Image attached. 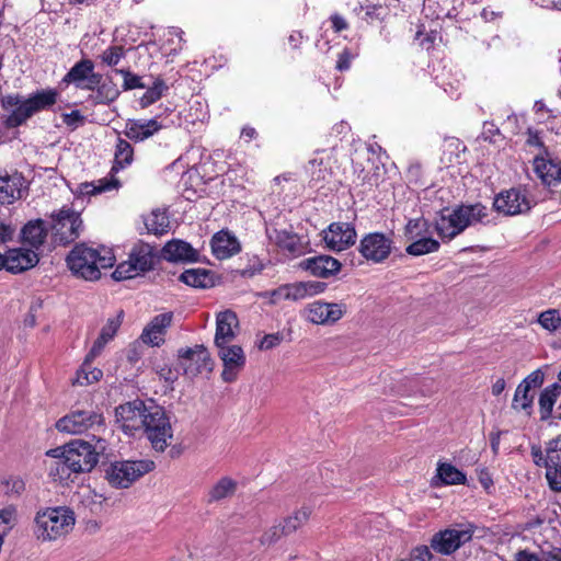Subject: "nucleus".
I'll return each mask as SVG.
<instances>
[{
  "label": "nucleus",
  "instance_id": "6ab92c4d",
  "mask_svg": "<svg viewBox=\"0 0 561 561\" xmlns=\"http://www.w3.org/2000/svg\"><path fill=\"white\" fill-rule=\"evenodd\" d=\"M174 314L172 311L154 316L144 328L139 340L151 347H159L165 341L168 329L172 325Z\"/></svg>",
  "mask_w": 561,
  "mask_h": 561
},
{
  "label": "nucleus",
  "instance_id": "423d86ee",
  "mask_svg": "<svg viewBox=\"0 0 561 561\" xmlns=\"http://www.w3.org/2000/svg\"><path fill=\"white\" fill-rule=\"evenodd\" d=\"M154 467V462L149 459L115 461L105 469V479L114 488L126 489Z\"/></svg>",
  "mask_w": 561,
  "mask_h": 561
},
{
  "label": "nucleus",
  "instance_id": "20e7f679",
  "mask_svg": "<svg viewBox=\"0 0 561 561\" xmlns=\"http://www.w3.org/2000/svg\"><path fill=\"white\" fill-rule=\"evenodd\" d=\"M105 450V442L98 439L93 446L89 442L75 439L70 443L49 449L47 456L67 458L68 466L73 473L90 472L98 463L99 456Z\"/></svg>",
  "mask_w": 561,
  "mask_h": 561
},
{
  "label": "nucleus",
  "instance_id": "1a4fd4ad",
  "mask_svg": "<svg viewBox=\"0 0 561 561\" xmlns=\"http://www.w3.org/2000/svg\"><path fill=\"white\" fill-rule=\"evenodd\" d=\"M102 423V414L93 409L75 407L68 414L57 421L56 428L61 433L76 435L82 434L94 426H100Z\"/></svg>",
  "mask_w": 561,
  "mask_h": 561
},
{
  "label": "nucleus",
  "instance_id": "f03ea898",
  "mask_svg": "<svg viewBox=\"0 0 561 561\" xmlns=\"http://www.w3.org/2000/svg\"><path fill=\"white\" fill-rule=\"evenodd\" d=\"M488 216V208L480 203L461 205L454 210L445 209L435 220V230L442 239L451 240L467 227L483 222Z\"/></svg>",
  "mask_w": 561,
  "mask_h": 561
},
{
  "label": "nucleus",
  "instance_id": "72a5a7b5",
  "mask_svg": "<svg viewBox=\"0 0 561 561\" xmlns=\"http://www.w3.org/2000/svg\"><path fill=\"white\" fill-rule=\"evenodd\" d=\"M47 230L44 226V221L38 219L30 221L22 229V237L24 243L30 244L34 249H38L46 238Z\"/></svg>",
  "mask_w": 561,
  "mask_h": 561
},
{
  "label": "nucleus",
  "instance_id": "de8ad7c7",
  "mask_svg": "<svg viewBox=\"0 0 561 561\" xmlns=\"http://www.w3.org/2000/svg\"><path fill=\"white\" fill-rule=\"evenodd\" d=\"M353 12L367 23H374L382 18L386 9L380 4H358Z\"/></svg>",
  "mask_w": 561,
  "mask_h": 561
},
{
  "label": "nucleus",
  "instance_id": "69168bd1",
  "mask_svg": "<svg viewBox=\"0 0 561 561\" xmlns=\"http://www.w3.org/2000/svg\"><path fill=\"white\" fill-rule=\"evenodd\" d=\"M330 22L332 24V28L336 33L342 32V31L348 28L347 21L342 15H340L339 13H333L330 16Z\"/></svg>",
  "mask_w": 561,
  "mask_h": 561
},
{
  "label": "nucleus",
  "instance_id": "b1692460",
  "mask_svg": "<svg viewBox=\"0 0 561 561\" xmlns=\"http://www.w3.org/2000/svg\"><path fill=\"white\" fill-rule=\"evenodd\" d=\"M239 330V320L231 310H225L216 317L215 346L232 344Z\"/></svg>",
  "mask_w": 561,
  "mask_h": 561
},
{
  "label": "nucleus",
  "instance_id": "f257e3e1",
  "mask_svg": "<svg viewBox=\"0 0 561 561\" xmlns=\"http://www.w3.org/2000/svg\"><path fill=\"white\" fill-rule=\"evenodd\" d=\"M114 262L115 256L112 250L94 249L84 244L76 245L67 256L70 271L85 280L99 279L101 270L112 267Z\"/></svg>",
  "mask_w": 561,
  "mask_h": 561
},
{
  "label": "nucleus",
  "instance_id": "a211bd4d",
  "mask_svg": "<svg viewBox=\"0 0 561 561\" xmlns=\"http://www.w3.org/2000/svg\"><path fill=\"white\" fill-rule=\"evenodd\" d=\"M179 356L186 375L194 377L203 371H211L213 363L208 351L203 345L180 350Z\"/></svg>",
  "mask_w": 561,
  "mask_h": 561
},
{
  "label": "nucleus",
  "instance_id": "ea45409f",
  "mask_svg": "<svg viewBox=\"0 0 561 561\" xmlns=\"http://www.w3.org/2000/svg\"><path fill=\"white\" fill-rule=\"evenodd\" d=\"M533 402L534 393H531V390L519 383L514 393L512 409L517 412H524L526 415H530Z\"/></svg>",
  "mask_w": 561,
  "mask_h": 561
},
{
  "label": "nucleus",
  "instance_id": "c03bdc74",
  "mask_svg": "<svg viewBox=\"0 0 561 561\" xmlns=\"http://www.w3.org/2000/svg\"><path fill=\"white\" fill-rule=\"evenodd\" d=\"M264 297L268 298L270 302L277 305L284 300L297 301V289L295 283L282 285L273 290L264 293Z\"/></svg>",
  "mask_w": 561,
  "mask_h": 561
},
{
  "label": "nucleus",
  "instance_id": "0e129e2a",
  "mask_svg": "<svg viewBox=\"0 0 561 561\" xmlns=\"http://www.w3.org/2000/svg\"><path fill=\"white\" fill-rule=\"evenodd\" d=\"M282 341V337L279 334H267L265 335L260 344H259V347L260 350H271V348H274L276 347Z\"/></svg>",
  "mask_w": 561,
  "mask_h": 561
},
{
  "label": "nucleus",
  "instance_id": "473e14b6",
  "mask_svg": "<svg viewBox=\"0 0 561 561\" xmlns=\"http://www.w3.org/2000/svg\"><path fill=\"white\" fill-rule=\"evenodd\" d=\"M319 154L320 153H318L317 157L309 161L307 169L311 181L314 183L329 181L332 175L330 168V157H323Z\"/></svg>",
  "mask_w": 561,
  "mask_h": 561
},
{
  "label": "nucleus",
  "instance_id": "5fc2aeb1",
  "mask_svg": "<svg viewBox=\"0 0 561 561\" xmlns=\"http://www.w3.org/2000/svg\"><path fill=\"white\" fill-rule=\"evenodd\" d=\"M95 89H96L95 100L98 103H103V104L111 103V102L115 101L119 95L118 89L113 83L99 84Z\"/></svg>",
  "mask_w": 561,
  "mask_h": 561
},
{
  "label": "nucleus",
  "instance_id": "393cba45",
  "mask_svg": "<svg viewBox=\"0 0 561 561\" xmlns=\"http://www.w3.org/2000/svg\"><path fill=\"white\" fill-rule=\"evenodd\" d=\"M124 320V311L119 310L115 316L107 318L106 322L101 329L98 339L94 341L91 350L89 351L90 358L99 357L105 346L113 341L122 327Z\"/></svg>",
  "mask_w": 561,
  "mask_h": 561
},
{
  "label": "nucleus",
  "instance_id": "864d4df0",
  "mask_svg": "<svg viewBox=\"0 0 561 561\" xmlns=\"http://www.w3.org/2000/svg\"><path fill=\"white\" fill-rule=\"evenodd\" d=\"M297 289L298 300L305 299L306 297L318 295L325 289V284L319 282H298L295 283Z\"/></svg>",
  "mask_w": 561,
  "mask_h": 561
},
{
  "label": "nucleus",
  "instance_id": "bf43d9fd",
  "mask_svg": "<svg viewBox=\"0 0 561 561\" xmlns=\"http://www.w3.org/2000/svg\"><path fill=\"white\" fill-rule=\"evenodd\" d=\"M117 72L124 77V90L145 88L141 78L131 73L128 69H119Z\"/></svg>",
  "mask_w": 561,
  "mask_h": 561
},
{
  "label": "nucleus",
  "instance_id": "0eeeda50",
  "mask_svg": "<svg viewBox=\"0 0 561 561\" xmlns=\"http://www.w3.org/2000/svg\"><path fill=\"white\" fill-rule=\"evenodd\" d=\"M153 249L148 243L135 244L129 253L128 260L119 263L113 272L116 280L134 278L153 266Z\"/></svg>",
  "mask_w": 561,
  "mask_h": 561
},
{
  "label": "nucleus",
  "instance_id": "4be33fe9",
  "mask_svg": "<svg viewBox=\"0 0 561 561\" xmlns=\"http://www.w3.org/2000/svg\"><path fill=\"white\" fill-rule=\"evenodd\" d=\"M537 176L548 186L561 183V161L550 153L536 156L533 161Z\"/></svg>",
  "mask_w": 561,
  "mask_h": 561
},
{
  "label": "nucleus",
  "instance_id": "3c124183",
  "mask_svg": "<svg viewBox=\"0 0 561 561\" xmlns=\"http://www.w3.org/2000/svg\"><path fill=\"white\" fill-rule=\"evenodd\" d=\"M311 515V510L307 506H304L296 511L291 516L287 517L284 520L285 529L287 531L293 533L302 524H305Z\"/></svg>",
  "mask_w": 561,
  "mask_h": 561
},
{
  "label": "nucleus",
  "instance_id": "2eb2a0df",
  "mask_svg": "<svg viewBox=\"0 0 561 561\" xmlns=\"http://www.w3.org/2000/svg\"><path fill=\"white\" fill-rule=\"evenodd\" d=\"M102 76L94 71V64L88 58L76 62L66 73L62 82L75 84L76 88L93 91L101 83Z\"/></svg>",
  "mask_w": 561,
  "mask_h": 561
},
{
  "label": "nucleus",
  "instance_id": "4468645a",
  "mask_svg": "<svg viewBox=\"0 0 561 561\" xmlns=\"http://www.w3.org/2000/svg\"><path fill=\"white\" fill-rule=\"evenodd\" d=\"M218 357L222 362L221 379L233 382L245 366L247 357L243 348L236 344L217 346Z\"/></svg>",
  "mask_w": 561,
  "mask_h": 561
},
{
  "label": "nucleus",
  "instance_id": "aec40b11",
  "mask_svg": "<svg viewBox=\"0 0 561 561\" xmlns=\"http://www.w3.org/2000/svg\"><path fill=\"white\" fill-rule=\"evenodd\" d=\"M323 233V240L332 251H343L356 241L355 228L348 222H333Z\"/></svg>",
  "mask_w": 561,
  "mask_h": 561
},
{
  "label": "nucleus",
  "instance_id": "39448f33",
  "mask_svg": "<svg viewBox=\"0 0 561 561\" xmlns=\"http://www.w3.org/2000/svg\"><path fill=\"white\" fill-rule=\"evenodd\" d=\"M142 428L152 447L158 451H163L173 436L172 427L164 410L153 403L147 407Z\"/></svg>",
  "mask_w": 561,
  "mask_h": 561
},
{
  "label": "nucleus",
  "instance_id": "bb28decb",
  "mask_svg": "<svg viewBox=\"0 0 561 561\" xmlns=\"http://www.w3.org/2000/svg\"><path fill=\"white\" fill-rule=\"evenodd\" d=\"M267 236L271 242L293 256H299L305 252L301 238L293 231L286 229H267Z\"/></svg>",
  "mask_w": 561,
  "mask_h": 561
},
{
  "label": "nucleus",
  "instance_id": "58836bf2",
  "mask_svg": "<svg viewBox=\"0 0 561 561\" xmlns=\"http://www.w3.org/2000/svg\"><path fill=\"white\" fill-rule=\"evenodd\" d=\"M180 280L192 287L206 288L211 285L210 273L202 268L186 270L180 275Z\"/></svg>",
  "mask_w": 561,
  "mask_h": 561
},
{
  "label": "nucleus",
  "instance_id": "6e6d98bb",
  "mask_svg": "<svg viewBox=\"0 0 561 561\" xmlns=\"http://www.w3.org/2000/svg\"><path fill=\"white\" fill-rule=\"evenodd\" d=\"M289 534L287 529H285V525H273L268 529H266L261 536V543L264 546H270L277 541L283 535Z\"/></svg>",
  "mask_w": 561,
  "mask_h": 561
},
{
  "label": "nucleus",
  "instance_id": "a19ab883",
  "mask_svg": "<svg viewBox=\"0 0 561 561\" xmlns=\"http://www.w3.org/2000/svg\"><path fill=\"white\" fill-rule=\"evenodd\" d=\"M134 150L131 145L122 138H118L116 142L115 153H114V165L112 168L113 171H118L129 165L133 161Z\"/></svg>",
  "mask_w": 561,
  "mask_h": 561
},
{
  "label": "nucleus",
  "instance_id": "603ef678",
  "mask_svg": "<svg viewBox=\"0 0 561 561\" xmlns=\"http://www.w3.org/2000/svg\"><path fill=\"white\" fill-rule=\"evenodd\" d=\"M558 394H559V387L557 385H554L551 389H546L540 394L539 407H540L542 417H546L551 413Z\"/></svg>",
  "mask_w": 561,
  "mask_h": 561
},
{
  "label": "nucleus",
  "instance_id": "a878e982",
  "mask_svg": "<svg viewBox=\"0 0 561 561\" xmlns=\"http://www.w3.org/2000/svg\"><path fill=\"white\" fill-rule=\"evenodd\" d=\"M299 266L311 275L320 278H328L341 270V263L329 255L308 257L300 262Z\"/></svg>",
  "mask_w": 561,
  "mask_h": 561
},
{
  "label": "nucleus",
  "instance_id": "e433bc0d",
  "mask_svg": "<svg viewBox=\"0 0 561 561\" xmlns=\"http://www.w3.org/2000/svg\"><path fill=\"white\" fill-rule=\"evenodd\" d=\"M237 481L229 478L222 477L220 478L209 490L208 492V501L209 502H218L229 496H232L237 491Z\"/></svg>",
  "mask_w": 561,
  "mask_h": 561
},
{
  "label": "nucleus",
  "instance_id": "7ed1b4c3",
  "mask_svg": "<svg viewBox=\"0 0 561 561\" xmlns=\"http://www.w3.org/2000/svg\"><path fill=\"white\" fill-rule=\"evenodd\" d=\"M75 522V514L68 507L57 506L41 510L34 518V536L42 542L58 540L71 531Z\"/></svg>",
  "mask_w": 561,
  "mask_h": 561
},
{
  "label": "nucleus",
  "instance_id": "ddd939ff",
  "mask_svg": "<svg viewBox=\"0 0 561 561\" xmlns=\"http://www.w3.org/2000/svg\"><path fill=\"white\" fill-rule=\"evenodd\" d=\"M426 227L424 219L410 220L405 227V234L413 240L405 249L407 253L413 256H420L436 252L439 249V242L423 233Z\"/></svg>",
  "mask_w": 561,
  "mask_h": 561
},
{
  "label": "nucleus",
  "instance_id": "9d476101",
  "mask_svg": "<svg viewBox=\"0 0 561 561\" xmlns=\"http://www.w3.org/2000/svg\"><path fill=\"white\" fill-rule=\"evenodd\" d=\"M347 312L345 302H327L324 300H314L308 304L304 309V318L317 325H332L341 320Z\"/></svg>",
  "mask_w": 561,
  "mask_h": 561
},
{
  "label": "nucleus",
  "instance_id": "9b49d317",
  "mask_svg": "<svg viewBox=\"0 0 561 561\" xmlns=\"http://www.w3.org/2000/svg\"><path fill=\"white\" fill-rule=\"evenodd\" d=\"M473 530L469 526H457L436 533L431 539V548L440 554H451L470 541Z\"/></svg>",
  "mask_w": 561,
  "mask_h": 561
},
{
  "label": "nucleus",
  "instance_id": "680f3d73",
  "mask_svg": "<svg viewBox=\"0 0 561 561\" xmlns=\"http://www.w3.org/2000/svg\"><path fill=\"white\" fill-rule=\"evenodd\" d=\"M432 558L433 554L430 547L419 546L411 551L409 561H431Z\"/></svg>",
  "mask_w": 561,
  "mask_h": 561
},
{
  "label": "nucleus",
  "instance_id": "49530a36",
  "mask_svg": "<svg viewBox=\"0 0 561 561\" xmlns=\"http://www.w3.org/2000/svg\"><path fill=\"white\" fill-rule=\"evenodd\" d=\"M55 460L49 465V477L54 481L64 482L70 478V474L73 473L68 466L67 458L57 456L53 457Z\"/></svg>",
  "mask_w": 561,
  "mask_h": 561
},
{
  "label": "nucleus",
  "instance_id": "338daca9",
  "mask_svg": "<svg viewBox=\"0 0 561 561\" xmlns=\"http://www.w3.org/2000/svg\"><path fill=\"white\" fill-rule=\"evenodd\" d=\"M351 59H352L351 54L347 50H344L339 56V59L336 62V68L341 71L347 70L351 66Z\"/></svg>",
  "mask_w": 561,
  "mask_h": 561
},
{
  "label": "nucleus",
  "instance_id": "e2e57ef3",
  "mask_svg": "<svg viewBox=\"0 0 561 561\" xmlns=\"http://www.w3.org/2000/svg\"><path fill=\"white\" fill-rule=\"evenodd\" d=\"M64 123L72 128H77L84 121L83 115L79 111H72L70 113L64 114L62 116Z\"/></svg>",
  "mask_w": 561,
  "mask_h": 561
},
{
  "label": "nucleus",
  "instance_id": "f704fd0d",
  "mask_svg": "<svg viewBox=\"0 0 561 561\" xmlns=\"http://www.w3.org/2000/svg\"><path fill=\"white\" fill-rule=\"evenodd\" d=\"M94 359L89 357V353L87 354L81 367L77 371L73 385L88 386L98 382L102 378L103 371L92 366Z\"/></svg>",
  "mask_w": 561,
  "mask_h": 561
},
{
  "label": "nucleus",
  "instance_id": "5701e85b",
  "mask_svg": "<svg viewBox=\"0 0 561 561\" xmlns=\"http://www.w3.org/2000/svg\"><path fill=\"white\" fill-rule=\"evenodd\" d=\"M3 267L11 273L24 272L38 263V255L34 250L15 248L2 254Z\"/></svg>",
  "mask_w": 561,
  "mask_h": 561
},
{
  "label": "nucleus",
  "instance_id": "37998d69",
  "mask_svg": "<svg viewBox=\"0 0 561 561\" xmlns=\"http://www.w3.org/2000/svg\"><path fill=\"white\" fill-rule=\"evenodd\" d=\"M546 456L542 457L540 450H534L533 455L535 458H539V460L545 463H552L554 466H561V434L556 438L551 439L546 447Z\"/></svg>",
  "mask_w": 561,
  "mask_h": 561
},
{
  "label": "nucleus",
  "instance_id": "c9c22d12",
  "mask_svg": "<svg viewBox=\"0 0 561 561\" xmlns=\"http://www.w3.org/2000/svg\"><path fill=\"white\" fill-rule=\"evenodd\" d=\"M145 226L148 232L153 234L167 233L170 229V220L165 210L154 209L145 217Z\"/></svg>",
  "mask_w": 561,
  "mask_h": 561
},
{
  "label": "nucleus",
  "instance_id": "412c9836",
  "mask_svg": "<svg viewBox=\"0 0 561 561\" xmlns=\"http://www.w3.org/2000/svg\"><path fill=\"white\" fill-rule=\"evenodd\" d=\"M2 107L9 112L5 118V125L9 128L18 127L24 124L34 114L27 99L19 94H9L1 100Z\"/></svg>",
  "mask_w": 561,
  "mask_h": 561
},
{
  "label": "nucleus",
  "instance_id": "6e6552de",
  "mask_svg": "<svg viewBox=\"0 0 561 561\" xmlns=\"http://www.w3.org/2000/svg\"><path fill=\"white\" fill-rule=\"evenodd\" d=\"M51 230L55 239L64 244L75 241L82 230L80 214L68 206L51 214Z\"/></svg>",
  "mask_w": 561,
  "mask_h": 561
},
{
  "label": "nucleus",
  "instance_id": "2f4dec72",
  "mask_svg": "<svg viewBox=\"0 0 561 561\" xmlns=\"http://www.w3.org/2000/svg\"><path fill=\"white\" fill-rule=\"evenodd\" d=\"M119 187V181L111 178H103L98 180L96 182H84L78 185V187L73 191L76 198L79 199L84 196H91L95 194H101L104 192H110L113 190H117Z\"/></svg>",
  "mask_w": 561,
  "mask_h": 561
},
{
  "label": "nucleus",
  "instance_id": "8fccbe9b",
  "mask_svg": "<svg viewBox=\"0 0 561 561\" xmlns=\"http://www.w3.org/2000/svg\"><path fill=\"white\" fill-rule=\"evenodd\" d=\"M168 90L165 82L162 79H157L153 85L150 87L145 94L140 98L141 107H147L157 102L163 93Z\"/></svg>",
  "mask_w": 561,
  "mask_h": 561
},
{
  "label": "nucleus",
  "instance_id": "a18cd8bd",
  "mask_svg": "<svg viewBox=\"0 0 561 561\" xmlns=\"http://www.w3.org/2000/svg\"><path fill=\"white\" fill-rule=\"evenodd\" d=\"M127 49L123 45H111L106 47L100 55V61L107 67L117 66L125 58Z\"/></svg>",
  "mask_w": 561,
  "mask_h": 561
},
{
  "label": "nucleus",
  "instance_id": "4c0bfd02",
  "mask_svg": "<svg viewBox=\"0 0 561 561\" xmlns=\"http://www.w3.org/2000/svg\"><path fill=\"white\" fill-rule=\"evenodd\" d=\"M57 98L58 92L54 89H48L32 94L30 98H27V101L33 114H35L39 111H44L53 106L57 102Z\"/></svg>",
  "mask_w": 561,
  "mask_h": 561
},
{
  "label": "nucleus",
  "instance_id": "052dcab7",
  "mask_svg": "<svg viewBox=\"0 0 561 561\" xmlns=\"http://www.w3.org/2000/svg\"><path fill=\"white\" fill-rule=\"evenodd\" d=\"M545 379V374L540 369L534 370L531 374H529L525 379L520 381V383L528 388V389H535L542 385Z\"/></svg>",
  "mask_w": 561,
  "mask_h": 561
},
{
  "label": "nucleus",
  "instance_id": "774afa93",
  "mask_svg": "<svg viewBox=\"0 0 561 561\" xmlns=\"http://www.w3.org/2000/svg\"><path fill=\"white\" fill-rule=\"evenodd\" d=\"M516 561H541L538 556L528 551H519L516 554Z\"/></svg>",
  "mask_w": 561,
  "mask_h": 561
},
{
  "label": "nucleus",
  "instance_id": "dca6fc26",
  "mask_svg": "<svg viewBox=\"0 0 561 561\" xmlns=\"http://www.w3.org/2000/svg\"><path fill=\"white\" fill-rule=\"evenodd\" d=\"M147 407L140 400L121 404L115 409L116 422L125 433L134 435L136 431L142 428Z\"/></svg>",
  "mask_w": 561,
  "mask_h": 561
},
{
  "label": "nucleus",
  "instance_id": "13d9d810",
  "mask_svg": "<svg viewBox=\"0 0 561 561\" xmlns=\"http://www.w3.org/2000/svg\"><path fill=\"white\" fill-rule=\"evenodd\" d=\"M547 468L546 478L549 485L554 491H561V466L545 463Z\"/></svg>",
  "mask_w": 561,
  "mask_h": 561
},
{
  "label": "nucleus",
  "instance_id": "7c9ffc66",
  "mask_svg": "<svg viewBox=\"0 0 561 561\" xmlns=\"http://www.w3.org/2000/svg\"><path fill=\"white\" fill-rule=\"evenodd\" d=\"M162 255L168 261H196L198 253L192 245L182 240L169 241L162 249Z\"/></svg>",
  "mask_w": 561,
  "mask_h": 561
},
{
  "label": "nucleus",
  "instance_id": "4d7b16f0",
  "mask_svg": "<svg viewBox=\"0 0 561 561\" xmlns=\"http://www.w3.org/2000/svg\"><path fill=\"white\" fill-rule=\"evenodd\" d=\"M80 496L82 499V504L89 506L91 512L98 511L101 507L102 502L104 500L102 495L96 494L89 488L83 489L82 492L80 493Z\"/></svg>",
  "mask_w": 561,
  "mask_h": 561
},
{
  "label": "nucleus",
  "instance_id": "f3484780",
  "mask_svg": "<svg viewBox=\"0 0 561 561\" xmlns=\"http://www.w3.org/2000/svg\"><path fill=\"white\" fill-rule=\"evenodd\" d=\"M391 250L392 240L380 232L368 233L359 244L360 254L374 263L383 262L390 255Z\"/></svg>",
  "mask_w": 561,
  "mask_h": 561
},
{
  "label": "nucleus",
  "instance_id": "c85d7f7f",
  "mask_svg": "<svg viewBox=\"0 0 561 561\" xmlns=\"http://www.w3.org/2000/svg\"><path fill=\"white\" fill-rule=\"evenodd\" d=\"M161 129V124L156 119H129L126 123L124 134L134 141H144Z\"/></svg>",
  "mask_w": 561,
  "mask_h": 561
},
{
  "label": "nucleus",
  "instance_id": "79ce46f5",
  "mask_svg": "<svg viewBox=\"0 0 561 561\" xmlns=\"http://www.w3.org/2000/svg\"><path fill=\"white\" fill-rule=\"evenodd\" d=\"M437 478L446 485L463 484L466 482V474L447 462L438 463Z\"/></svg>",
  "mask_w": 561,
  "mask_h": 561
},
{
  "label": "nucleus",
  "instance_id": "cd10ccee",
  "mask_svg": "<svg viewBox=\"0 0 561 561\" xmlns=\"http://www.w3.org/2000/svg\"><path fill=\"white\" fill-rule=\"evenodd\" d=\"M26 190L25 179L19 172L0 175V203L13 204L22 198L23 191Z\"/></svg>",
  "mask_w": 561,
  "mask_h": 561
},
{
  "label": "nucleus",
  "instance_id": "f8f14e48",
  "mask_svg": "<svg viewBox=\"0 0 561 561\" xmlns=\"http://www.w3.org/2000/svg\"><path fill=\"white\" fill-rule=\"evenodd\" d=\"M493 207L504 216H516L529 211L531 202L525 191L510 188L502 191L494 197Z\"/></svg>",
  "mask_w": 561,
  "mask_h": 561
},
{
  "label": "nucleus",
  "instance_id": "09e8293b",
  "mask_svg": "<svg viewBox=\"0 0 561 561\" xmlns=\"http://www.w3.org/2000/svg\"><path fill=\"white\" fill-rule=\"evenodd\" d=\"M538 323L549 332H556L561 328V314L558 309H548L539 313Z\"/></svg>",
  "mask_w": 561,
  "mask_h": 561
},
{
  "label": "nucleus",
  "instance_id": "c756f323",
  "mask_svg": "<svg viewBox=\"0 0 561 561\" xmlns=\"http://www.w3.org/2000/svg\"><path fill=\"white\" fill-rule=\"evenodd\" d=\"M211 250L217 259L226 260L240 251V244L228 231H219L211 239Z\"/></svg>",
  "mask_w": 561,
  "mask_h": 561
}]
</instances>
